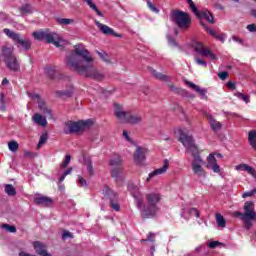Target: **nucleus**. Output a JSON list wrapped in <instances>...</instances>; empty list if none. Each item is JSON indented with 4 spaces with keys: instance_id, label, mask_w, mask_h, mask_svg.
Masks as SVG:
<instances>
[{
    "instance_id": "f257e3e1",
    "label": "nucleus",
    "mask_w": 256,
    "mask_h": 256,
    "mask_svg": "<svg viewBox=\"0 0 256 256\" xmlns=\"http://www.w3.org/2000/svg\"><path fill=\"white\" fill-rule=\"evenodd\" d=\"M74 52L75 54H71L67 57L66 63L68 67L78 72L79 75H84L95 81H103V79H105V76L97 71V68L93 65L95 60L83 44L76 45Z\"/></svg>"
},
{
    "instance_id": "f03ea898",
    "label": "nucleus",
    "mask_w": 256,
    "mask_h": 256,
    "mask_svg": "<svg viewBox=\"0 0 256 256\" xmlns=\"http://www.w3.org/2000/svg\"><path fill=\"white\" fill-rule=\"evenodd\" d=\"M128 191H130L132 197H134L135 205L141 212L142 217H153L159 211V203L161 202V194L157 192H149L145 195L146 203L143 200V193L141 189L135 184L128 185Z\"/></svg>"
},
{
    "instance_id": "7ed1b4c3",
    "label": "nucleus",
    "mask_w": 256,
    "mask_h": 256,
    "mask_svg": "<svg viewBox=\"0 0 256 256\" xmlns=\"http://www.w3.org/2000/svg\"><path fill=\"white\" fill-rule=\"evenodd\" d=\"M114 114L120 123H130L131 125H137L143 121V117L141 115L126 112L123 109V106L119 104H114Z\"/></svg>"
},
{
    "instance_id": "20e7f679",
    "label": "nucleus",
    "mask_w": 256,
    "mask_h": 256,
    "mask_svg": "<svg viewBox=\"0 0 256 256\" xmlns=\"http://www.w3.org/2000/svg\"><path fill=\"white\" fill-rule=\"evenodd\" d=\"M32 37H34L36 41H46V43H52V45H55V47H61V45L65 43L59 34L51 32L48 29L34 31L32 33Z\"/></svg>"
},
{
    "instance_id": "39448f33",
    "label": "nucleus",
    "mask_w": 256,
    "mask_h": 256,
    "mask_svg": "<svg viewBox=\"0 0 256 256\" xmlns=\"http://www.w3.org/2000/svg\"><path fill=\"white\" fill-rule=\"evenodd\" d=\"M254 207L255 205L253 204V202H246L244 204L245 213L234 212L235 217H240V219L244 222V227L245 229H247V231H249V229H251V227L253 226V223H251V221L256 218L255 211L253 210Z\"/></svg>"
},
{
    "instance_id": "423d86ee",
    "label": "nucleus",
    "mask_w": 256,
    "mask_h": 256,
    "mask_svg": "<svg viewBox=\"0 0 256 256\" xmlns=\"http://www.w3.org/2000/svg\"><path fill=\"white\" fill-rule=\"evenodd\" d=\"M2 55L4 57L5 65L10 71H14L15 73L20 71L21 65L19 64V60H17L15 54H13V46H4L2 48Z\"/></svg>"
},
{
    "instance_id": "0eeeda50",
    "label": "nucleus",
    "mask_w": 256,
    "mask_h": 256,
    "mask_svg": "<svg viewBox=\"0 0 256 256\" xmlns=\"http://www.w3.org/2000/svg\"><path fill=\"white\" fill-rule=\"evenodd\" d=\"M176 133H178L179 141H181L182 145H184L188 153H191L192 155H195V153H199L197 145H195V140L193 139V136L187 135V133H185V130L181 128H178L176 130Z\"/></svg>"
},
{
    "instance_id": "6e6552de",
    "label": "nucleus",
    "mask_w": 256,
    "mask_h": 256,
    "mask_svg": "<svg viewBox=\"0 0 256 256\" xmlns=\"http://www.w3.org/2000/svg\"><path fill=\"white\" fill-rule=\"evenodd\" d=\"M93 121L91 120H79L78 122L68 121L65 123L64 133L69 135L71 133H79L80 131H85L87 127H91Z\"/></svg>"
},
{
    "instance_id": "1a4fd4ad",
    "label": "nucleus",
    "mask_w": 256,
    "mask_h": 256,
    "mask_svg": "<svg viewBox=\"0 0 256 256\" xmlns=\"http://www.w3.org/2000/svg\"><path fill=\"white\" fill-rule=\"evenodd\" d=\"M192 155V172L194 173V175H196V177H202L203 179H205V177H207V172L205 171V168H203L205 166V161L201 159V156H199V152Z\"/></svg>"
},
{
    "instance_id": "9d476101",
    "label": "nucleus",
    "mask_w": 256,
    "mask_h": 256,
    "mask_svg": "<svg viewBox=\"0 0 256 256\" xmlns=\"http://www.w3.org/2000/svg\"><path fill=\"white\" fill-rule=\"evenodd\" d=\"M173 20L175 21L176 25L180 29H187L189 25H191V17H189V14L175 10L172 12Z\"/></svg>"
},
{
    "instance_id": "9b49d317",
    "label": "nucleus",
    "mask_w": 256,
    "mask_h": 256,
    "mask_svg": "<svg viewBox=\"0 0 256 256\" xmlns=\"http://www.w3.org/2000/svg\"><path fill=\"white\" fill-rule=\"evenodd\" d=\"M3 31H4L5 35H7V37H9V39H12V41L21 45V47H23V49H25L26 51L28 49H31V40H29V39L25 40V39L21 38V35L13 32V30H10L9 28H5Z\"/></svg>"
},
{
    "instance_id": "f8f14e48",
    "label": "nucleus",
    "mask_w": 256,
    "mask_h": 256,
    "mask_svg": "<svg viewBox=\"0 0 256 256\" xmlns=\"http://www.w3.org/2000/svg\"><path fill=\"white\" fill-rule=\"evenodd\" d=\"M194 51H196V53H199V55H202V57L209 58L210 61H217V56L212 53L211 49L205 47L201 42L194 43Z\"/></svg>"
},
{
    "instance_id": "ddd939ff",
    "label": "nucleus",
    "mask_w": 256,
    "mask_h": 256,
    "mask_svg": "<svg viewBox=\"0 0 256 256\" xmlns=\"http://www.w3.org/2000/svg\"><path fill=\"white\" fill-rule=\"evenodd\" d=\"M122 163L123 161L121 160V156H115L110 160V165L112 167L111 175L115 179H119V177H121V173H123V167L121 166Z\"/></svg>"
},
{
    "instance_id": "4468645a",
    "label": "nucleus",
    "mask_w": 256,
    "mask_h": 256,
    "mask_svg": "<svg viewBox=\"0 0 256 256\" xmlns=\"http://www.w3.org/2000/svg\"><path fill=\"white\" fill-rule=\"evenodd\" d=\"M106 195L110 201V207H112L114 211H120L121 206L119 205V195L111 189L106 190Z\"/></svg>"
},
{
    "instance_id": "2eb2a0df",
    "label": "nucleus",
    "mask_w": 256,
    "mask_h": 256,
    "mask_svg": "<svg viewBox=\"0 0 256 256\" xmlns=\"http://www.w3.org/2000/svg\"><path fill=\"white\" fill-rule=\"evenodd\" d=\"M167 169H169V160L165 159L161 168H158L149 173L146 179V183H149V181H151V179H154V177H157V175H164V173H167Z\"/></svg>"
},
{
    "instance_id": "dca6fc26",
    "label": "nucleus",
    "mask_w": 256,
    "mask_h": 256,
    "mask_svg": "<svg viewBox=\"0 0 256 256\" xmlns=\"http://www.w3.org/2000/svg\"><path fill=\"white\" fill-rule=\"evenodd\" d=\"M206 167L208 169H211L214 173H221V167L217 163V158H215V155L209 154L207 157V164Z\"/></svg>"
},
{
    "instance_id": "f3484780",
    "label": "nucleus",
    "mask_w": 256,
    "mask_h": 256,
    "mask_svg": "<svg viewBox=\"0 0 256 256\" xmlns=\"http://www.w3.org/2000/svg\"><path fill=\"white\" fill-rule=\"evenodd\" d=\"M145 153H147V149L137 146L134 153V161L136 165H143V161H145Z\"/></svg>"
},
{
    "instance_id": "a211bd4d",
    "label": "nucleus",
    "mask_w": 256,
    "mask_h": 256,
    "mask_svg": "<svg viewBox=\"0 0 256 256\" xmlns=\"http://www.w3.org/2000/svg\"><path fill=\"white\" fill-rule=\"evenodd\" d=\"M94 23H95L96 27H98V29L104 35H112L113 37H119V35H117V33H115V30H113L111 27H109L105 24H101V22H99L97 20H95Z\"/></svg>"
},
{
    "instance_id": "6ab92c4d",
    "label": "nucleus",
    "mask_w": 256,
    "mask_h": 256,
    "mask_svg": "<svg viewBox=\"0 0 256 256\" xmlns=\"http://www.w3.org/2000/svg\"><path fill=\"white\" fill-rule=\"evenodd\" d=\"M35 205H42V207H51L53 205V199L47 196H38L34 198Z\"/></svg>"
},
{
    "instance_id": "aec40b11",
    "label": "nucleus",
    "mask_w": 256,
    "mask_h": 256,
    "mask_svg": "<svg viewBox=\"0 0 256 256\" xmlns=\"http://www.w3.org/2000/svg\"><path fill=\"white\" fill-rule=\"evenodd\" d=\"M33 245H34V249L38 255L51 256V254L47 253V246H45V244H43L39 241H35Z\"/></svg>"
},
{
    "instance_id": "412c9836",
    "label": "nucleus",
    "mask_w": 256,
    "mask_h": 256,
    "mask_svg": "<svg viewBox=\"0 0 256 256\" xmlns=\"http://www.w3.org/2000/svg\"><path fill=\"white\" fill-rule=\"evenodd\" d=\"M32 121L40 127H47V118L39 113H35L32 116Z\"/></svg>"
},
{
    "instance_id": "4be33fe9",
    "label": "nucleus",
    "mask_w": 256,
    "mask_h": 256,
    "mask_svg": "<svg viewBox=\"0 0 256 256\" xmlns=\"http://www.w3.org/2000/svg\"><path fill=\"white\" fill-rule=\"evenodd\" d=\"M207 117H208V121H209V125H210L211 129H212L215 133H217L218 131H221V129H222V127H223V124H221V122L215 120V119L213 118V116H211V115H209V114L207 115Z\"/></svg>"
},
{
    "instance_id": "5701e85b",
    "label": "nucleus",
    "mask_w": 256,
    "mask_h": 256,
    "mask_svg": "<svg viewBox=\"0 0 256 256\" xmlns=\"http://www.w3.org/2000/svg\"><path fill=\"white\" fill-rule=\"evenodd\" d=\"M38 108L46 117L53 119V113L51 112V109L47 108V104L42 99L38 101Z\"/></svg>"
},
{
    "instance_id": "b1692460",
    "label": "nucleus",
    "mask_w": 256,
    "mask_h": 256,
    "mask_svg": "<svg viewBox=\"0 0 256 256\" xmlns=\"http://www.w3.org/2000/svg\"><path fill=\"white\" fill-rule=\"evenodd\" d=\"M186 85H188L190 89H193V91H196V93H199L201 97H205V95H207V90L205 88H200L199 85H196L193 82L186 81Z\"/></svg>"
},
{
    "instance_id": "393cba45",
    "label": "nucleus",
    "mask_w": 256,
    "mask_h": 256,
    "mask_svg": "<svg viewBox=\"0 0 256 256\" xmlns=\"http://www.w3.org/2000/svg\"><path fill=\"white\" fill-rule=\"evenodd\" d=\"M74 93L73 85H68L67 90H58L56 91V95L58 97H71Z\"/></svg>"
},
{
    "instance_id": "a878e982",
    "label": "nucleus",
    "mask_w": 256,
    "mask_h": 256,
    "mask_svg": "<svg viewBox=\"0 0 256 256\" xmlns=\"http://www.w3.org/2000/svg\"><path fill=\"white\" fill-rule=\"evenodd\" d=\"M216 225L219 229H225L227 227V220L219 213L216 214Z\"/></svg>"
},
{
    "instance_id": "bb28decb",
    "label": "nucleus",
    "mask_w": 256,
    "mask_h": 256,
    "mask_svg": "<svg viewBox=\"0 0 256 256\" xmlns=\"http://www.w3.org/2000/svg\"><path fill=\"white\" fill-rule=\"evenodd\" d=\"M196 17H200L201 19H206L208 23H215L213 14L209 11H204V12H198V15Z\"/></svg>"
},
{
    "instance_id": "cd10ccee",
    "label": "nucleus",
    "mask_w": 256,
    "mask_h": 256,
    "mask_svg": "<svg viewBox=\"0 0 256 256\" xmlns=\"http://www.w3.org/2000/svg\"><path fill=\"white\" fill-rule=\"evenodd\" d=\"M84 165L86 167L88 175L90 177H93V175H95V169L93 168V162H91V159H89V158L85 159Z\"/></svg>"
},
{
    "instance_id": "c85d7f7f",
    "label": "nucleus",
    "mask_w": 256,
    "mask_h": 256,
    "mask_svg": "<svg viewBox=\"0 0 256 256\" xmlns=\"http://www.w3.org/2000/svg\"><path fill=\"white\" fill-rule=\"evenodd\" d=\"M248 143H250L252 149L256 151V130H252L248 133Z\"/></svg>"
},
{
    "instance_id": "c756f323",
    "label": "nucleus",
    "mask_w": 256,
    "mask_h": 256,
    "mask_svg": "<svg viewBox=\"0 0 256 256\" xmlns=\"http://www.w3.org/2000/svg\"><path fill=\"white\" fill-rule=\"evenodd\" d=\"M235 170L236 171H246V173L251 175V173L254 170V168L249 166V165H247V164H245V163H242V164H239V165L235 166Z\"/></svg>"
},
{
    "instance_id": "7c9ffc66",
    "label": "nucleus",
    "mask_w": 256,
    "mask_h": 256,
    "mask_svg": "<svg viewBox=\"0 0 256 256\" xmlns=\"http://www.w3.org/2000/svg\"><path fill=\"white\" fill-rule=\"evenodd\" d=\"M20 12L22 15H29L33 13V6L31 4H24L20 8Z\"/></svg>"
},
{
    "instance_id": "2f4dec72",
    "label": "nucleus",
    "mask_w": 256,
    "mask_h": 256,
    "mask_svg": "<svg viewBox=\"0 0 256 256\" xmlns=\"http://www.w3.org/2000/svg\"><path fill=\"white\" fill-rule=\"evenodd\" d=\"M85 3H87L88 6H90V9H92L93 11H95V13L99 16V17H103V13L97 8V5H95L93 3V1L91 0H82Z\"/></svg>"
},
{
    "instance_id": "473e14b6",
    "label": "nucleus",
    "mask_w": 256,
    "mask_h": 256,
    "mask_svg": "<svg viewBox=\"0 0 256 256\" xmlns=\"http://www.w3.org/2000/svg\"><path fill=\"white\" fill-rule=\"evenodd\" d=\"M8 149L12 153H16V151H19V143L15 140H11L8 142Z\"/></svg>"
},
{
    "instance_id": "72a5a7b5",
    "label": "nucleus",
    "mask_w": 256,
    "mask_h": 256,
    "mask_svg": "<svg viewBox=\"0 0 256 256\" xmlns=\"http://www.w3.org/2000/svg\"><path fill=\"white\" fill-rule=\"evenodd\" d=\"M5 193H7V195H9L10 197H14V195H17V191L15 190V187H13V185L11 184H7L5 186Z\"/></svg>"
},
{
    "instance_id": "f704fd0d",
    "label": "nucleus",
    "mask_w": 256,
    "mask_h": 256,
    "mask_svg": "<svg viewBox=\"0 0 256 256\" xmlns=\"http://www.w3.org/2000/svg\"><path fill=\"white\" fill-rule=\"evenodd\" d=\"M152 75H154L156 77V79H159L160 81H170L169 76L159 73L157 71H152Z\"/></svg>"
},
{
    "instance_id": "c9c22d12",
    "label": "nucleus",
    "mask_w": 256,
    "mask_h": 256,
    "mask_svg": "<svg viewBox=\"0 0 256 256\" xmlns=\"http://www.w3.org/2000/svg\"><path fill=\"white\" fill-rule=\"evenodd\" d=\"M184 213H188V215H193L197 219H199V216H200L199 215V210H197L196 208L184 209Z\"/></svg>"
},
{
    "instance_id": "e433bc0d",
    "label": "nucleus",
    "mask_w": 256,
    "mask_h": 256,
    "mask_svg": "<svg viewBox=\"0 0 256 256\" xmlns=\"http://www.w3.org/2000/svg\"><path fill=\"white\" fill-rule=\"evenodd\" d=\"M57 21L60 25H71L75 23V20L69 18H58Z\"/></svg>"
},
{
    "instance_id": "4c0bfd02",
    "label": "nucleus",
    "mask_w": 256,
    "mask_h": 256,
    "mask_svg": "<svg viewBox=\"0 0 256 256\" xmlns=\"http://www.w3.org/2000/svg\"><path fill=\"white\" fill-rule=\"evenodd\" d=\"M71 173H73V168H68L66 171H64V173L61 175V177L59 178L58 182L59 183H63L65 181V177H67V175H71Z\"/></svg>"
},
{
    "instance_id": "58836bf2",
    "label": "nucleus",
    "mask_w": 256,
    "mask_h": 256,
    "mask_svg": "<svg viewBox=\"0 0 256 256\" xmlns=\"http://www.w3.org/2000/svg\"><path fill=\"white\" fill-rule=\"evenodd\" d=\"M191 11L195 13L196 15H199V10L197 9V6H195V2L193 0H186Z\"/></svg>"
},
{
    "instance_id": "ea45409f",
    "label": "nucleus",
    "mask_w": 256,
    "mask_h": 256,
    "mask_svg": "<svg viewBox=\"0 0 256 256\" xmlns=\"http://www.w3.org/2000/svg\"><path fill=\"white\" fill-rule=\"evenodd\" d=\"M71 163V155H66L64 161L61 163V169H65Z\"/></svg>"
},
{
    "instance_id": "a19ab883",
    "label": "nucleus",
    "mask_w": 256,
    "mask_h": 256,
    "mask_svg": "<svg viewBox=\"0 0 256 256\" xmlns=\"http://www.w3.org/2000/svg\"><path fill=\"white\" fill-rule=\"evenodd\" d=\"M45 73H46L47 76H49L51 79H53V77H55V68L46 67L45 68Z\"/></svg>"
},
{
    "instance_id": "79ce46f5",
    "label": "nucleus",
    "mask_w": 256,
    "mask_h": 256,
    "mask_svg": "<svg viewBox=\"0 0 256 256\" xmlns=\"http://www.w3.org/2000/svg\"><path fill=\"white\" fill-rule=\"evenodd\" d=\"M47 139H48L47 134H42L40 136V139H39V142H38V147L39 148L43 147V145H45V143H47Z\"/></svg>"
},
{
    "instance_id": "37998d69",
    "label": "nucleus",
    "mask_w": 256,
    "mask_h": 256,
    "mask_svg": "<svg viewBox=\"0 0 256 256\" xmlns=\"http://www.w3.org/2000/svg\"><path fill=\"white\" fill-rule=\"evenodd\" d=\"M147 7L152 11L153 13H159V9L155 7V4L151 2L150 0H147Z\"/></svg>"
},
{
    "instance_id": "c03bdc74",
    "label": "nucleus",
    "mask_w": 256,
    "mask_h": 256,
    "mask_svg": "<svg viewBox=\"0 0 256 256\" xmlns=\"http://www.w3.org/2000/svg\"><path fill=\"white\" fill-rule=\"evenodd\" d=\"M3 229H6V231H9V233H16L17 228L15 226H11L9 224L2 225Z\"/></svg>"
},
{
    "instance_id": "a18cd8bd",
    "label": "nucleus",
    "mask_w": 256,
    "mask_h": 256,
    "mask_svg": "<svg viewBox=\"0 0 256 256\" xmlns=\"http://www.w3.org/2000/svg\"><path fill=\"white\" fill-rule=\"evenodd\" d=\"M0 111H5V94L0 93Z\"/></svg>"
},
{
    "instance_id": "49530a36",
    "label": "nucleus",
    "mask_w": 256,
    "mask_h": 256,
    "mask_svg": "<svg viewBox=\"0 0 256 256\" xmlns=\"http://www.w3.org/2000/svg\"><path fill=\"white\" fill-rule=\"evenodd\" d=\"M145 241H150L151 243H155V233L150 232L147 238L142 240V243H145Z\"/></svg>"
},
{
    "instance_id": "de8ad7c7",
    "label": "nucleus",
    "mask_w": 256,
    "mask_h": 256,
    "mask_svg": "<svg viewBox=\"0 0 256 256\" xmlns=\"http://www.w3.org/2000/svg\"><path fill=\"white\" fill-rule=\"evenodd\" d=\"M195 63L197 65H200L201 67H207V61H205V60H203V59H201L199 57L195 58Z\"/></svg>"
},
{
    "instance_id": "09e8293b",
    "label": "nucleus",
    "mask_w": 256,
    "mask_h": 256,
    "mask_svg": "<svg viewBox=\"0 0 256 256\" xmlns=\"http://www.w3.org/2000/svg\"><path fill=\"white\" fill-rule=\"evenodd\" d=\"M256 193V187L253 190H250L248 192H245L242 197L243 199H247V197H253V195H255Z\"/></svg>"
},
{
    "instance_id": "8fccbe9b",
    "label": "nucleus",
    "mask_w": 256,
    "mask_h": 256,
    "mask_svg": "<svg viewBox=\"0 0 256 256\" xmlns=\"http://www.w3.org/2000/svg\"><path fill=\"white\" fill-rule=\"evenodd\" d=\"M99 57L105 61L106 63H109V55H107V53L105 52H97Z\"/></svg>"
},
{
    "instance_id": "3c124183",
    "label": "nucleus",
    "mask_w": 256,
    "mask_h": 256,
    "mask_svg": "<svg viewBox=\"0 0 256 256\" xmlns=\"http://www.w3.org/2000/svg\"><path fill=\"white\" fill-rule=\"evenodd\" d=\"M221 245H223V244L219 241H212V242L208 243V247L210 249H215L216 247H219Z\"/></svg>"
},
{
    "instance_id": "603ef678",
    "label": "nucleus",
    "mask_w": 256,
    "mask_h": 256,
    "mask_svg": "<svg viewBox=\"0 0 256 256\" xmlns=\"http://www.w3.org/2000/svg\"><path fill=\"white\" fill-rule=\"evenodd\" d=\"M78 185L79 187H87V181L83 177L78 176Z\"/></svg>"
},
{
    "instance_id": "864d4df0",
    "label": "nucleus",
    "mask_w": 256,
    "mask_h": 256,
    "mask_svg": "<svg viewBox=\"0 0 256 256\" xmlns=\"http://www.w3.org/2000/svg\"><path fill=\"white\" fill-rule=\"evenodd\" d=\"M24 157H26L27 159H33V158L37 157V154H35L31 151H24Z\"/></svg>"
},
{
    "instance_id": "5fc2aeb1",
    "label": "nucleus",
    "mask_w": 256,
    "mask_h": 256,
    "mask_svg": "<svg viewBox=\"0 0 256 256\" xmlns=\"http://www.w3.org/2000/svg\"><path fill=\"white\" fill-rule=\"evenodd\" d=\"M215 39H217L218 41H221V43H223L226 39L227 36H225V34H217L214 36Z\"/></svg>"
},
{
    "instance_id": "6e6d98bb",
    "label": "nucleus",
    "mask_w": 256,
    "mask_h": 256,
    "mask_svg": "<svg viewBox=\"0 0 256 256\" xmlns=\"http://www.w3.org/2000/svg\"><path fill=\"white\" fill-rule=\"evenodd\" d=\"M247 29L250 31V33H256V25L255 24H249L247 26Z\"/></svg>"
},
{
    "instance_id": "4d7b16f0",
    "label": "nucleus",
    "mask_w": 256,
    "mask_h": 256,
    "mask_svg": "<svg viewBox=\"0 0 256 256\" xmlns=\"http://www.w3.org/2000/svg\"><path fill=\"white\" fill-rule=\"evenodd\" d=\"M228 73L227 72H220L219 74H218V77L220 78V79H222V81H225V79H227V77H228Z\"/></svg>"
},
{
    "instance_id": "13d9d810",
    "label": "nucleus",
    "mask_w": 256,
    "mask_h": 256,
    "mask_svg": "<svg viewBox=\"0 0 256 256\" xmlns=\"http://www.w3.org/2000/svg\"><path fill=\"white\" fill-rule=\"evenodd\" d=\"M123 137L124 139H126V141H128L129 143H132L131 137H129V133L127 132V130L123 131Z\"/></svg>"
},
{
    "instance_id": "bf43d9fd",
    "label": "nucleus",
    "mask_w": 256,
    "mask_h": 256,
    "mask_svg": "<svg viewBox=\"0 0 256 256\" xmlns=\"http://www.w3.org/2000/svg\"><path fill=\"white\" fill-rule=\"evenodd\" d=\"M68 237H73V234H71L69 231H64L62 233V239H67Z\"/></svg>"
},
{
    "instance_id": "052dcab7",
    "label": "nucleus",
    "mask_w": 256,
    "mask_h": 256,
    "mask_svg": "<svg viewBox=\"0 0 256 256\" xmlns=\"http://www.w3.org/2000/svg\"><path fill=\"white\" fill-rule=\"evenodd\" d=\"M29 97L31 98V99H37V102L39 101V100H41V97L39 96V94H35V93H30L29 94Z\"/></svg>"
},
{
    "instance_id": "680f3d73",
    "label": "nucleus",
    "mask_w": 256,
    "mask_h": 256,
    "mask_svg": "<svg viewBox=\"0 0 256 256\" xmlns=\"http://www.w3.org/2000/svg\"><path fill=\"white\" fill-rule=\"evenodd\" d=\"M227 87H228V89H232V90L237 89V86H236L235 83L232 82V81H229V82L227 83Z\"/></svg>"
},
{
    "instance_id": "e2e57ef3",
    "label": "nucleus",
    "mask_w": 256,
    "mask_h": 256,
    "mask_svg": "<svg viewBox=\"0 0 256 256\" xmlns=\"http://www.w3.org/2000/svg\"><path fill=\"white\" fill-rule=\"evenodd\" d=\"M167 39L170 45H173L174 47L177 46V43L175 42V40L173 38H171L170 35H167Z\"/></svg>"
},
{
    "instance_id": "0e129e2a",
    "label": "nucleus",
    "mask_w": 256,
    "mask_h": 256,
    "mask_svg": "<svg viewBox=\"0 0 256 256\" xmlns=\"http://www.w3.org/2000/svg\"><path fill=\"white\" fill-rule=\"evenodd\" d=\"M8 16L5 12H0V20L1 21H7Z\"/></svg>"
},
{
    "instance_id": "69168bd1",
    "label": "nucleus",
    "mask_w": 256,
    "mask_h": 256,
    "mask_svg": "<svg viewBox=\"0 0 256 256\" xmlns=\"http://www.w3.org/2000/svg\"><path fill=\"white\" fill-rule=\"evenodd\" d=\"M207 33H209V35H212V37H215V35L217 34V32H215V30L211 29V28H206Z\"/></svg>"
},
{
    "instance_id": "338daca9",
    "label": "nucleus",
    "mask_w": 256,
    "mask_h": 256,
    "mask_svg": "<svg viewBox=\"0 0 256 256\" xmlns=\"http://www.w3.org/2000/svg\"><path fill=\"white\" fill-rule=\"evenodd\" d=\"M214 7H215V9H219L220 11H223V5H221L219 3H215Z\"/></svg>"
},
{
    "instance_id": "774afa93",
    "label": "nucleus",
    "mask_w": 256,
    "mask_h": 256,
    "mask_svg": "<svg viewBox=\"0 0 256 256\" xmlns=\"http://www.w3.org/2000/svg\"><path fill=\"white\" fill-rule=\"evenodd\" d=\"M242 101H244L245 103H249V101H250L249 95L242 96Z\"/></svg>"
}]
</instances>
